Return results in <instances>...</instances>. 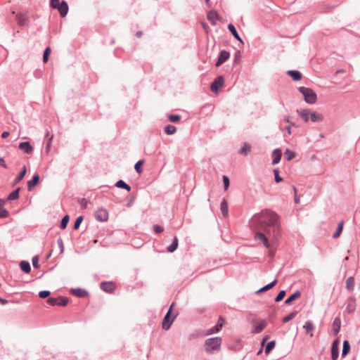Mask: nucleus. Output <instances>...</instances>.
Returning <instances> with one entry per match:
<instances>
[{"mask_svg":"<svg viewBox=\"0 0 360 360\" xmlns=\"http://www.w3.org/2000/svg\"><path fill=\"white\" fill-rule=\"evenodd\" d=\"M258 218L264 226V232L256 233L255 239L261 241L269 248L271 243L276 242L281 236L279 217L273 211L264 210L259 214Z\"/></svg>","mask_w":360,"mask_h":360,"instance_id":"1","label":"nucleus"},{"mask_svg":"<svg viewBox=\"0 0 360 360\" xmlns=\"http://www.w3.org/2000/svg\"><path fill=\"white\" fill-rule=\"evenodd\" d=\"M222 340L220 337L208 338L205 342V349L206 352L214 354L220 350Z\"/></svg>","mask_w":360,"mask_h":360,"instance_id":"2","label":"nucleus"},{"mask_svg":"<svg viewBox=\"0 0 360 360\" xmlns=\"http://www.w3.org/2000/svg\"><path fill=\"white\" fill-rule=\"evenodd\" d=\"M299 91L303 95L304 101L309 104H314L316 102L317 95L314 90L310 88L300 86Z\"/></svg>","mask_w":360,"mask_h":360,"instance_id":"3","label":"nucleus"},{"mask_svg":"<svg viewBox=\"0 0 360 360\" xmlns=\"http://www.w3.org/2000/svg\"><path fill=\"white\" fill-rule=\"evenodd\" d=\"M174 304L172 303L167 311V313L166 314L164 319H163V321H162V328L165 330H167L170 328L172 323L174 322L177 314H175L172 317L171 316V312H172V307H174Z\"/></svg>","mask_w":360,"mask_h":360,"instance_id":"4","label":"nucleus"},{"mask_svg":"<svg viewBox=\"0 0 360 360\" xmlns=\"http://www.w3.org/2000/svg\"><path fill=\"white\" fill-rule=\"evenodd\" d=\"M94 217L99 221H105L108 219V212L105 209L100 208L96 211Z\"/></svg>","mask_w":360,"mask_h":360,"instance_id":"5","label":"nucleus"},{"mask_svg":"<svg viewBox=\"0 0 360 360\" xmlns=\"http://www.w3.org/2000/svg\"><path fill=\"white\" fill-rule=\"evenodd\" d=\"M224 84V79L222 77H218L210 86V89L214 92H217Z\"/></svg>","mask_w":360,"mask_h":360,"instance_id":"6","label":"nucleus"},{"mask_svg":"<svg viewBox=\"0 0 360 360\" xmlns=\"http://www.w3.org/2000/svg\"><path fill=\"white\" fill-rule=\"evenodd\" d=\"M230 57V53L229 51H226L225 50L221 51L218 60L216 63V66L219 67L221 64H223L226 60H227Z\"/></svg>","mask_w":360,"mask_h":360,"instance_id":"7","label":"nucleus"},{"mask_svg":"<svg viewBox=\"0 0 360 360\" xmlns=\"http://www.w3.org/2000/svg\"><path fill=\"white\" fill-rule=\"evenodd\" d=\"M339 356V341L335 340L333 341L331 347V358L333 360H337Z\"/></svg>","mask_w":360,"mask_h":360,"instance_id":"8","label":"nucleus"},{"mask_svg":"<svg viewBox=\"0 0 360 360\" xmlns=\"http://www.w3.org/2000/svg\"><path fill=\"white\" fill-rule=\"evenodd\" d=\"M19 148L27 154H31L33 151V147L28 141L21 142L19 144Z\"/></svg>","mask_w":360,"mask_h":360,"instance_id":"9","label":"nucleus"},{"mask_svg":"<svg viewBox=\"0 0 360 360\" xmlns=\"http://www.w3.org/2000/svg\"><path fill=\"white\" fill-rule=\"evenodd\" d=\"M101 288L106 292H112L114 291L115 286L112 282H102Z\"/></svg>","mask_w":360,"mask_h":360,"instance_id":"10","label":"nucleus"},{"mask_svg":"<svg viewBox=\"0 0 360 360\" xmlns=\"http://www.w3.org/2000/svg\"><path fill=\"white\" fill-rule=\"evenodd\" d=\"M60 15L64 18L67 15L68 12V5L66 1H62L60 6L57 8Z\"/></svg>","mask_w":360,"mask_h":360,"instance_id":"11","label":"nucleus"},{"mask_svg":"<svg viewBox=\"0 0 360 360\" xmlns=\"http://www.w3.org/2000/svg\"><path fill=\"white\" fill-rule=\"evenodd\" d=\"M341 320L339 317H336L333 323L332 332L335 335H338L340 330Z\"/></svg>","mask_w":360,"mask_h":360,"instance_id":"12","label":"nucleus"},{"mask_svg":"<svg viewBox=\"0 0 360 360\" xmlns=\"http://www.w3.org/2000/svg\"><path fill=\"white\" fill-rule=\"evenodd\" d=\"M356 300L354 297H351L349 299V302L347 305L346 310L348 313H353L356 309Z\"/></svg>","mask_w":360,"mask_h":360,"instance_id":"13","label":"nucleus"},{"mask_svg":"<svg viewBox=\"0 0 360 360\" xmlns=\"http://www.w3.org/2000/svg\"><path fill=\"white\" fill-rule=\"evenodd\" d=\"M272 165L278 164L281 159V150L280 149H275L272 153Z\"/></svg>","mask_w":360,"mask_h":360,"instance_id":"14","label":"nucleus"},{"mask_svg":"<svg viewBox=\"0 0 360 360\" xmlns=\"http://www.w3.org/2000/svg\"><path fill=\"white\" fill-rule=\"evenodd\" d=\"M310 120L313 122H321L323 120V115L317 112H310Z\"/></svg>","mask_w":360,"mask_h":360,"instance_id":"15","label":"nucleus"},{"mask_svg":"<svg viewBox=\"0 0 360 360\" xmlns=\"http://www.w3.org/2000/svg\"><path fill=\"white\" fill-rule=\"evenodd\" d=\"M207 19L212 25H215L219 19V15L215 11H211L207 14Z\"/></svg>","mask_w":360,"mask_h":360,"instance_id":"16","label":"nucleus"},{"mask_svg":"<svg viewBox=\"0 0 360 360\" xmlns=\"http://www.w3.org/2000/svg\"><path fill=\"white\" fill-rule=\"evenodd\" d=\"M16 20L20 26H25L27 22V18L23 13H17L16 14Z\"/></svg>","mask_w":360,"mask_h":360,"instance_id":"17","label":"nucleus"},{"mask_svg":"<svg viewBox=\"0 0 360 360\" xmlns=\"http://www.w3.org/2000/svg\"><path fill=\"white\" fill-rule=\"evenodd\" d=\"M39 180V176L35 174L33 176L32 179L27 181V189L30 191L37 185Z\"/></svg>","mask_w":360,"mask_h":360,"instance_id":"18","label":"nucleus"},{"mask_svg":"<svg viewBox=\"0 0 360 360\" xmlns=\"http://www.w3.org/2000/svg\"><path fill=\"white\" fill-rule=\"evenodd\" d=\"M26 172H27V169H26L25 165H24L22 169V171L20 172V174L14 179L13 186H15V185L18 184L20 181H21L22 180V179L24 178Z\"/></svg>","mask_w":360,"mask_h":360,"instance_id":"19","label":"nucleus"},{"mask_svg":"<svg viewBox=\"0 0 360 360\" xmlns=\"http://www.w3.org/2000/svg\"><path fill=\"white\" fill-rule=\"evenodd\" d=\"M228 29L231 32V33L233 35V37L237 39L239 41H240L241 43H243V40L241 39L240 37L239 36V34H238L237 31H236V27H234V25L233 24H229L228 25Z\"/></svg>","mask_w":360,"mask_h":360,"instance_id":"20","label":"nucleus"},{"mask_svg":"<svg viewBox=\"0 0 360 360\" xmlns=\"http://www.w3.org/2000/svg\"><path fill=\"white\" fill-rule=\"evenodd\" d=\"M287 74L288 75L290 76L295 81H298L302 78L301 73L297 70H289Z\"/></svg>","mask_w":360,"mask_h":360,"instance_id":"21","label":"nucleus"},{"mask_svg":"<svg viewBox=\"0 0 360 360\" xmlns=\"http://www.w3.org/2000/svg\"><path fill=\"white\" fill-rule=\"evenodd\" d=\"M222 328V323H217V324L208 329L207 330V333H206V335H211V334H213V333H218L219 331H220Z\"/></svg>","mask_w":360,"mask_h":360,"instance_id":"22","label":"nucleus"},{"mask_svg":"<svg viewBox=\"0 0 360 360\" xmlns=\"http://www.w3.org/2000/svg\"><path fill=\"white\" fill-rule=\"evenodd\" d=\"M20 191V188H17L15 190L12 191L8 196V200H15L18 199L19 198V192Z\"/></svg>","mask_w":360,"mask_h":360,"instance_id":"23","label":"nucleus"},{"mask_svg":"<svg viewBox=\"0 0 360 360\" xmlns=\"http://www.w3.org/2000/svg\"><path fill=\"white\" fill-rule=\"evenodd\" d=\"M300 116L302 119L305 122H307L310 120V112L307 109L302 110L300 112Z\"/></svg>","mask_w":360,"mask_h":360,"instance_id":"24","label":"nucleus"},{"mask_svg":"<svg viewBox=\"0 0 360 360\" xmlns=\"http://www.w3.org/2000/svg\"><path fill=\"white\" fill-rule=\"evenodd\" d=\"M20 269L22 271L25 273H29L31 271V266L29 262L25 261H22L20 263Z\"/></svg>","mask_w":360,"mask_h":360,"instance_id":"25","label":"nucleus"},{"mask_svg":"<svg viewBox=\"0 0 360 360\" xmlns=\"http://www.w3.org/2000/svg\"><path fill=\"white\" fill-rule=\"evenodd\" d=\"M354 287V278L353 276H350L346 281V288L348 290L352 291V290H353Z\"/></svg>","mask_w":360,"mask_h":360,"instance_id":"26","label":"nucleus"},{"mask_svg":"<svg viewBox=\"0 0 360 360\" xmlns=\"http://www.w3.org/2000/svg\"><path fill=\"white\" fill-rule=\"evenodd\" d=\"M301 293L299 290L295 292L292 295H291L288 298H287L285 301V303L287 304H290L293 300L300 297Z\"/></svg>","mask_w":360,"mask_h":360,"instance_id":"27","label":"nucleus"},{"mask_svg":"<svg viewBox=\"0 0 360 360\" xmlns=\"http://www.w3.org/2000/svg\"><path fill=\"white\" fill-rule=\"evenodd\" d=\"M72 292L73 295L79 297H83L87 294L86 290H82L80 288L72 289Z\"/></svg>","mask_w":360,"mask_h":360,"instance_id":"28","label":"nucleus"},{"mask_svg":"<svg viewBox=\"0 0 360 360\" xmlns=\"http://www.w3.org/2000/svg\"><path fill=\"white\" fill-rule=\"evenodd\" d=\"M115 186L117 188L125 189L127 191H131V187L128 184H127L123 180H119L118 181H117Z\"/></svg>","mask_w":360,"mask_h":360,"instance_id":"29","label":"nucleus"},{"mask_svg":"<svg viewBox=\"0 0 360 360\" xmlns=\"http://www.w3.org/2000/svg\"><path fill=\"white\" fill-rule=\"evenodd\" d=\"M350 350V345L347 340H345L343 342V348L342 352V356H345Z\"/></svg>","mask_w":360,"mask_h":360,"instance_id":"30","label":"nucleus"},{"mask_svg":"<svg viewBox=\"0 0 360 360\" xmlns=\"http://www.w3.org/2000/svg\"><path fill=\"white\" fill-rule=\"evenodd\" d=\"M276 283H277V279L276 278L272 282H271L270 283L266 285L265 286H264L262 288H260L259 290H258L257 291V293H259L261 292L273 288Z\"/></svg>","mask_w":360,"mask_h":360,"instance_id":"31","label":"nucleus"},{"mask_svg":"<svg viewBox=\"0 0 360 360\" xmlns=\"http://www.w3.org/2000/svg\"><path fill=\"white\" fill-rule=\"evenodd\" d=\"M304 329L305 330V332L306 333H309L310 332H311L312 330H314V326L312 323V321H307L304 326H303Z\"/></svg>","mask_w":360,"mask_h":360,"instance_id":"32","label":"nucleus"},{"mask_svg":"<svg viewBox=\"0 0 360 360\" xmlns=\"http://www.w3.org/2000/svg\"><path fill=\"white\" fill-rule=\"evenodd\" d=\"M177 247L178 238L176 237H174L172 243L167 248V251L169 252H173L177 249Z\"/></svg>","mask_w":360,"mask_h":360,"instance_id":"33","label":"nucleus"},{"mask_svg":"<svg viewBox=\"0 0 360 360\" xmlns=\"http://www.w3.org/2000/svg\"><path fill=\"white\" fill-rule=\"evenodd\" d=\"M221 211L224 217L228 215V203L226 200H223L221 202Z\"/></svg>","mask_w":360,"mask_h":360,"instance_id":"34","label":"nucleus"},{"mask_svg":"<svg viewBox=\"0 0 360 360\" xmlns=\"http://www.w3.org/2000/svg\"><path fill=\"white\" fill-rule=\"evenodd\" d=\"M265 326H266L265 321H262L259 325H257V326H255L252 332L254 333H259L260 332H262L264 330Z\"/></svg>","mask_w":360,"mask_h":360,"instance_id":"35","label":"nucleus"},{"mask_svg":"<svg viewBox=\"0 0 360 360\" xmlns=\"http://www.w3.org/2000/svg\"><path fill=\"white\" fill-rule=\"evenodd\" d=\"M251 147L249 144L245 143L243 147L241 148L240 153L244 155H247L250 153Z\"/></svg>","mask_w":360,"mask_h":360,"instance_id":"36","label":"nucleus"},{"mask_svg":"<svg viewBox=\"0 0 360 360\" xmlns=\"http://www.w3.org/2000/svg\"><path fill=\"white\" fill-rule=\"evenodd\" d=\"M176 128L173 125H167L165 128V131L167 134H173L176 132Z\"/></svg>","mask_w":360,"mask_h":360,"instance_id":"37","label":"nucleus"},{"mask_svg":"<svg viewBox=\"0 0 360 360\" xmlns=\"http://www.w3.org/2000/svg\"><path fill=\"white\" fill-rule=\"evenodd\" d=\"M343 228V221H340L338 224V228L335 233L333 234V238H337L340 236Z\"/></svg>","mask_w":360,"mask_h":360,"instance_id":"38","label":"nucleus"},{"mask_svg":"<svg viewBox=\"0 0 360 360\" xmlns=\"http://www.w3.org/2000/svg\"><path fill=\"white\" fill-rule=\"evenodd\" d=\"M276 345V342L274 340H271L269 342L265 348V353L269 354L273 348H274Z\"/></svg>","mask_w":360,"mask_h":360,"instance_id":"39","label":"nucleus"},{"mask_svg":"<svg viewBox=\"0 0 360 360\" xmlns=\"http://www.w3.org/2000/svg\"><path fill=\"white\" fill-rule=\"evenodd\" d=\"M70 217L68 215H65L61 220L60 227L62 229H65L68 224Z\"/></svg>","mask_w":360,"mask_h":360,"instance_id":"40","label":"nucleus"},{"mask_svg":"<svg viewBox=\"0 0 360 360\" xmlns=\"http://www.w3.org/2000/svg\"><path fill=\"white\" fill-rule=\"evenodd\" d=\"M143 160H140L135 164L134 169L139 174H141L142 172L141 166L143 164Z\"/></svg>","mask_w":360,"mask_h":360,"instance_id":"41","label":"nucleus"},{"mask_svg":"<svg viewBox=\"0 0 360 360\" xmlns=\"http://www.w3.org/2000/svg\"><path fill=\"white\" fill-rule=\"evenodd\" d=\"M60 300H58V306H66L68 303V299L66 297H61L59 298Z\"/></svg>","mask_w":360,"mask_h":360,"instance_id":"42","label":"nucleus"},{"mask_svg":"<svg viewBox=\"0 0 360 360\" xmlns=\"http://www.w3.org/2000/svg\"><path fill=\"white\" fill-rule=\"evenodd\" d=\"M285 295V291L281 290L278 292V295L276 297L275 302H278L281 301L283 299Z\"/></svg>","mask_w":360,"mask_h":360,"instance_id":"43","label":"nucleus"},{"mask_svg":"<svg viewBox=\"0 0 360 360\" xmlns=\"http://www.w3.org/2000/svg\"><path fill=\"white\" fill-rule=\"evenodd\" d=\"M58 298L50 297L48 299L47 302L51 306H56V305L58 306Z\"/></svg>","mask_w":360,"mask_h":360,"instance_id":"44","label":"nucleus"},{"mask_svg":"<svg viewBox=\"0 0 360 360\" xmlns=\"http://www.w3.org/2000/svg\"><path fill=\"white\" fill-rule=\"evenodd\" d=\"M296 312H292L285 317H284L283 319V323H287L292 320L296 316Z\"/></svg>","mask_w":360,"mask_h":360,"instance_id":"45","label":"nucleus"},{"mask_svg":"<svg viewBox=\"0 0 360 360\" xmlns=\"http://www.w3.org/2000/svg\"><path fill=\"white\" fill-rule=\"evenodd\" d=\"M181 119V116L179 115H169V120L172 122H176L178 121H179Z\"/></svg>","mask_w":360,"mask_h":360,"instance_id":"46","label":"nucleus"},{"mask_svg":"<svg viewBox=\"0 0 360 360\" xmlns=\"http://www.w3.org/2000/svg\"><path fill=\"white\" fill-rule=\"evenodd\" d=\"M83 221V217L82 216H79L78 217L77 219H76V221L75 222V224H74V229H79L82 221Z\"/></svg>","mask_w":360,"mask_h":360,"instance_id":"47","label":"nucleus"},{"mask_svg":"<svg viewBox=\"0 0 360 360\" xmlns=\"http://www.w3.org/2000/svg\"><path fill=\"white\" fill-rule=\"evenodd\" d=\"M285 156L288 160H290L295 157V153L290 150H287L285 153Z\"/></svg>","mask_w":360,"mask_h":360,"instance_id":"48","label":"nucleus"},{"mask_svg":"<svg viewBox=\"0 0 360 360\" xmlns=\"http://www.w3.org/2000/svg\"><path fill=\"white\" fill-rule=\"evenodd\" d=\"M50 51H51V49L49 47H48L45 49V51L44 52V55H43V60L44 63L47 62Z\"/></svg>","mask_w":360,"mask_h":360,"instance_id":"49","label":"nucleus"},{"mask_svg":"<svg viewBox=\"0 0 360 360\" xmlns=\"http://www.w3.org/2000/svg\"><path fill=\"white\" fill-rule=\"evenodd\" d=\"M274 176H275V181L276 183H279L283 181V179L278 174V169H274Z\"/></svg>","mask_w":360,"mask_h":360,"instance_id":"50","label":"nucleus"},{"mask_svg":"<svg viewBox=\"0 0 360 360\" xmlns=\"http://www.w3.org/2000/svg\"><path fill=\"white\" fill-rule=\"evenodd\" d=\"M8 216V211L4 208H0V218H6Z\"/></svg>","mask_w":360,"mask_h":360,"instance_id":"51","label":"nucleus"},{"mask_svg":"<svg viewBox=\"0 0 360 360\" xmlns=\"http://www.w3.org/2000/svg\"><path fill=\"white\" fill-rule=\"evenodd\" d=\"M223 182H224V189L227 190L229 186V179L226 176H223Z\"/></svg>","mask_w":360,"mask_h":360,"instance_id":"52","label":"nucleus"},{"mask_svg":"<svg viewBox=\"0 0 360 360\" xmlns=\"http://www.w3.org/2000/svg\"><path fill=\"white\" fill-rule=\"evenodd\" d=\"M50 293L51 292L49 290H42L39 292V296L41 298H46L50 295Z\"/></svg>","mask_w":360,"mask_h":360,"instance_id":"53","label":"nucleus"},{"mask_svg":"<svg viewBox=\"0 0 360 360\" xmlns=\"http://www.w3.org/2000/svg\"><path fill=\"white\" fill-rule=\"evenodd\" d=\"M60 0H51V6L53 8H57L60 6Z\"/></svg>","mask_w":360,"mask_h":360,"instance_id":"54","label":"nucleus"},{"mask_svg":"<svg viewBox=\"0 0 360 360\" xmlns=\"http://www.w3.org/2000/svg\"><path fill=\"white\" fill-rule=\"evenodd\" d=\"M89 201L86 198H82L79 200V203L83 208H86Z\"/></svg>","mask_w":360,"mask_h":360,"instance_id":"55","label":"nucleus"},{"mask_svg":"<svg viewBox=\"0 0 360 360\" xmlns=\"http://www.w3.org/2000/svg\"><path fill=\"white\" fill-rule=\"evenodd\" d=\"M38 261H39V258L37 256H35L33 257L32 259V265L34 268H38L39 267V264H38Z\"/></svg>","mask_w":360,"mask_h":360,"instance_id":"56","label":"nucleus"},{"mask_svg":"<svg viewBox=\"0 0 360 360\" xmlns=\"http://www.w3.org/2000/svg\"><path fill=\"white\" fill-rule=\"evenodd\" d=\"M154 230L156 233H160L163 231V228L159 225H155Z\"/></svg>","mask_w":360,"mask_h":360,"instance_id":"57","label":"nucleus"},{"mask_svg":"<svg viewBox=\"0 0 360 360\" xmlns=\"http://www.w3.org/2000/svg\"><path fill=\"white\" fill-rule=\"evenodd\" d=\"M57 242H58V244L60 248V252H63V249H64V246H63V242L61 238H58L57 240Z\"/></svg>","mask_w":360,"mask_h":360,"instance_id":"58","label":"nucleus"},{"mask_svg":"<svg viewBox=\"0 0 360 360\" xmlns=\"http://www.w3.org/2000/svg\"><path fill=\"white\" fill-rule=\"evenodd\" d=\"M52 139H53V136H51L49 139L47 144H46V149L47 152L49 151V150H50Z\"/></svg>","mask_w":360,"mask_h":360,"instance_id":"59","label":"nucleus"},{"mask_svg":"<svg viewBox=\"0 0 360 360\" xmlns=\"http://www.w3.org/2000/svg\"><path fill=\"white\" fill-rule=\"evenodd\" d=\"M8 136H9V132L7 131H4L1 134V137L4 139L7 138Z\"/></svg>","mask_w":360,"mask_h":360,"instance_id":"60","label":"nucleus"},{"mask_svg":"<svg viewBox=\"0 0 360 360\" xmlns=\"http://www.w3.org/2000/svg\"><path fill=\"white\" fill-rule=\"evenodd\" d=\"M0 165L6 168V165L5 164V161L3 158H0Z\"/></svg>","mask_w":360,"mask_h":360,"instance_id":"61","label":"nucleus"},{"mask_svg":"<svg viewBox=\"0 0 360 360\" xmlns=\"http://www.w3.org/2000/svg\"><path fill=\"white\" fill-rule=\"evenodd\" d=\"M294 124L292 123L291 125H289L285 127V129L287 130L288 134H291V126H293Z\"/></svg>","mask_w":360,"mask_h":360,"instance_id":"62","label":"nucleus"},{"mask_svg":"<svg viewBox=\"0 0 360 360\" xmlns=\"http://www.w3.org/2000/svg\"><path fill=\"white\" fill-rule=\"evenodd\" d=\"M0 303L2 304H5L8 303V301L6 300H4L2 298H0Z\"/></svg>","mask_w":360,"mask_h":360,"instance_id":"63","label":"nucleus"},{"mask_svg":"<svg viewBox=\"0 0 360 360\" xmlns=\"http://www.w3.org/2000/svg\"><path fill=\"white\" fill-rule=\"evenodd\" d=\"M5 204V200L3 199H0V208H1Z\"/></svg>","mask_w":360,"mask_h":360,"instance_id":"64","label":"nucleus"}]
</instances>
